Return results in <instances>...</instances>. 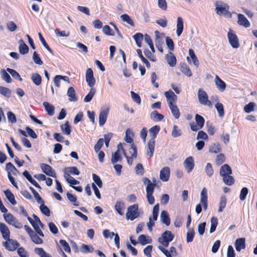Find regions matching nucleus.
<instances>
[{
	"instance_id": "obj_54",
	"label": "nucleus",
	"mask_w": 257,
	"mask_h": 257,
	"mask_svg": "<svg viewBox=\"0 0 257 257\" xmlns=\"http://www.w3.org/2000/svg\"><path fill=\"white\" fill-rule=\"evenodd\" d=\"M171 135L174 138L179 137L182 135L181 130L179 128L177 125H174L173 126Z\"/></svg>"
},
{
	"instance_id": "obj_3",
	"label": "nucleus",
	"mask_w": 257,
	"mask_h": 257,
	"mask_svg": "<svg viewBox=\"0 0 257 257\" xmlns=\"http://www.w3.org/2000/svg\"><path fill=\"white\" fill-rule=\"evenodd\" d=\"M3 216L6 222L10 225L18 229L21 228L23 227L22 224L11 213L4 214Z\"/></svg>"
},
{
	"instance_id": "obj_13",
	"label": "nucleus",
	"mask_w": 257,
	"mask_h": 257,
	"mask_svg": "<svg viewBox=\"0 0 257 257\" xmlns=\"http://www.w3.org/2000/svg\"><path fill=\"white\" fill-rule=\"evenodd\" d=\"M170 176V169L168 167L163 168L160 173V178L163 182H167L169 180Z\"/></svg>"
},
{
	"instance_id": "obj_29",
	"label": "nucleus",
	"mask_w": 257,
	"mask_h": 257,
	"mask_svg": "<svg viewBox=\"0 0 257 257\" xmlns=\"http://www.w3.org/2000/svg\"><path fill=\"white\" fill-rule=\"evenodd\" d=\"M169 107L174 117L176 119L179 118L180 115V113L177 105L176 104H174L173 105H169Z\"/></svg>"
},
{
	"instance_id": "obj_40",
	"label": "nucleus",
	"mask_w": 257,
	"mask_h": 257,
	"mask_svg": "<svg viewBox=\"0 0 257 257\" xmlns=\"http://www.w3.org/2000/svg\"><path fill=\"white\" fill-rule=\"evenodd\" d=\"M133 135L134 134L133 132L130 128H127L125 131V135L124 137V140L125 142L132 144L134 143L133 140L132 139Z\"/></svg>"
},
{
	"instance_id": "obj_36",
	"label": "nucleus",
	"mask_w": 257,
	"mask_h": 257,
	"mask_svg": "<svg viewBox=\"0 0 257 257\" xmlns=\"http://www.w3.org/2000/svg\"><path fill=\"white\" fill-rule=\"evenodd\" d=\"M43 104L45 107V108L47 111L48 114L50 116H52L54 114V106L52 104H50L49 103H48V102L46 101L44 102L43 103Z\"/></svg>"
},
{
	"instance_id": "obj_6",
	"label": "nucleus",
	"mask_w": 257,
	"mask_h": 257,
	"mask_svg": "<svg viewBox=\"0 0 257 257\" xmlns=\"http://www.w3.org/2000/svg\"><path fill=\"white\" fill-rule=\"evenodd\" d=\"M228 42L233 48L237 49L239 47V43L237 36L235 33L229 29L227 33Z\"/></svg>"
},
{
	"instance_id": "obj_22",
	"label": "nucleus",
	"mask_w": 257,
	"mask_h": 257,
	"mask_svg": "<svg viewBox=\"0 0 257 257\" xmlns=\"http://www.w3.org/2000/svg\"><path fill=\"white\" fill-rule=\"evenodd\" d=\"M67 95L69 97V100L70 101L75 102L78 100L76 92L73 87H70L68 88L67 92Z\"/></svg>"
},
{
	"instance_id": "obj_56",
	"label": "nucleus",
	"mask_w": 257,
	"mask_h": 257,
	"mask_svg": "<svg viewBox=\"0 0 257 257\" xmlns=\"http://www.w3.org/2000/svg\"><path fill=\"white\" fill-rule=\"evenodd\" d=\"M255 106V103L250 102L244 106L243 110L246 113H250L254 110Z\"/></svg>"
},
{
	"instance_id": "obj_11",
	"label": "nucleus",
	"mask_w": 257,
	"mask_h": 257,
	"mask_svg": "<svg viewBox=\"0 0 257 257\" xmlns=\"http://www.w3.org/2000/svg\"><path fill=\"white\" fill-rule=\"evenodd\" d=\"M164 94L167 98V103L169 106L175 104L177 99V96L172 90L166 91L164 93Z\"/></svg>"
},
{
	"instance_id": "obj_27",
	"label": "nucleus",
	"mask_w": 257,
	"mask_h": 257,
	"mask_svg": "<svg viewBox=\"0 0 257 257\" xmlns=\"http://www.w3.org/2000/svg\"><path fill=\"white\" fill-rule=\"evenodd\" d=\"M231 169L227 164L223 165L220 169L219 173L222 177L229 174H231Z\"/></svg>"
},
{
	"instance_id": "obj_60",
	"label": "nucleus",
	"mask_w": 257,
	"mask_h": 257,
	"mask_svg": "<svg viewBox=\"0 0 257 257\" xmlns=\"http://www.w3.org/2000/svg\"><path fill=\"white\" fill-rule=\"evenodd\" d=\"M195 120L198 126L202 128L205 122L204 118L202 116L197 114L195 115Z\"/></svg>"
},
{
	"instance_id": "obj_25",
	"label": "nucleus",
	"mask_w": 257,
	"mask_h": 257,
	"mask_svg": "<svg viewBox=\"0 0 257 257\" xmlns=\"http://www.w3.org/2000/svg\"><path fill=\"white\" fill-rule=\"evenodd\" d=\"M19 50L20 53L22 55H25V54L28 53L29 52V47L24 43V41L22 39H21L19 40Z\"/></svg>"
},
{
	"instance_id": "obj_19",
	"label": "nucleus",
	"mask_w": 257,
	"mask_h": 257,
	"mask_svg": "<svg viewBox=\"0 0 257 257\" xmlns=\"http://www.w3.org/2000/svg\"><path fill=\"white\" fill-rule=\"evenodd\" d=\"M155 141L150 140L147 144V154L149 157H153L155 151Z\"/></svg>"
},
{
	"instance_id": "obj_21",
	"label": "nucleus",
	"mask_w": 257,
	"mask_h": 257,
	"mask_svg": "<svg viewBox=\"0 0 257 257\" xmlns=\"http://www.w3.org/2000/svg\"><path fill=\"white\" fill-rule=\"evenodd\" d=\"M176 27V34L177 36L179 37L182 33L184 29L183 20L181 17L177 18Z\"/></svg>"
},
{
	"instance_id": "obj_52",
	"label": "nucleus",
	"mask_w": 257,
	"mask_h": 257,
	"mask_svg": "<svg viewBox=\"0 0 257 257\" xmlns=\"http://www.w3.org/2000/svg\"><path fill=\"white\" fill-rule=\"evenodd\" d=\"M218 224L217 218L215 217H213L211 219V227L210 229V233H212L215 231L216 228Z\"/></svg>"
},
{
	"instance_id": "obj_61",
	"label": "nucleus",
	"mask_w": 257,
	"mask_h": 257,
	"mask_svg": "<svg viewBox=\"0 0 257 257\" xmlns=\"http://www.w3.org/2000/svg\"><path fill=\"white\" fill-rule=\"evenodd\" d=\"M32 226L34 227V229L35 230L36 232L41 236L43 237L44 236L42 231L41 230V229L40 228V225H39V223L36 222H33V223H32Z\"/></svg>"
},
{
	"instance_id": "obj_42",
	"label": "nucleus",
	"mask_w": 257,
	"mask_h": 257,
	"mask_svg": "<svg viewBox=\"0 0 257 257\" xmlns=\"http://www.w3.org/2000/svg\"><path fill=\"white\" fill-rule=\"evenodd\" d=\"M189 55L193 61V64L196 67H198L199 65V60L196 56L195 55L194 51L192 49H190L189 50Z\"/></svg>"
},
{
	"instance_id": "obj_12",
	"label": "nucleus",
	"mask_w": 257,
	"mask_h": 257,
	"mask_svg": "<svg viewBox=\"0 0 257 257\" xmlns=\"http://www.w3.org/2000/svg\"><path fill=\"white\" fill-rule=\"evenodd\" d=\"M41 168L42 171L47 175L56 178V175L52 168L49 165L43 163L41 164Z\"/></svg>"
},
{
	"instance_id": "obj_26",
	"label": "nucleus",
	"mask_w": 257,
	"mask_h": 257,
	"mask_svg": "<svg viewBox=\"0 0 257 257\" xmlns=\"http://www.w3.org/2000/svg\"><path fill=\"white\" fill-rule=\"evenodd\" d=\"M165 59L171 67H174L176 65V58L172 53L170 52L169 54L166 55Z\"/></svg>"
},
{
	"instance_id": "obj_2",
	"label": "nucleus",
	"mask_w": 257,
	"mask_h": 257,
	"mask_svg": "<svg viewBox=\"0 0 257 257\" xmlns=\"http://www.w3.org/2000/svg\"><path fill=\"white\" fill-rule=\"evenodd\" d=\"M174 238V235L171 231L166 230L162 234L161 236L158 238V240L163 246L167 247L169 243L173 240Z\"/></svg>"
},
{
	"instance_id": "obj_45",
	"label": "nucleus",
	"mask_w": 257,
	"mask_h": 257,
	"mask_svg": "<svg viewBox=\"0 0 257 257\" xmlns=\"http://www.w3.org/2000/svg\"><path fill=\"white\" fill-rule=\"evenodd\" d=\"M120 17L123 22L127 23L132 26H135L134 21L127 14H123Z\"/></svg>"
},
{
	"instance_id": "obj_37",
	"label": "nucleus",
	"mask_w": 257,
	"mask_h": 257,
	"mask_svg": "<svg viewBox=\"0 0 257 257\" xmlns=\"http://www.w3.org/2000/svg\"><path fill=\"white\" fill-rule=\"evenodd\" d=\"M60 127L61 131L65 135H69L71 134V127L68 121H66L65 123L61 124Z\"/></svg>"
},
{
	"instance_id": "obj_47",
	"label": "nucleus",
	"mask_w": 257,
	"mask_h": 257,
	"mask_svg": "<svg viewBox=\"0 0 257 257\" xmlns=\"http://www.w3.org/2000/svg\"><path fill=\"white\" fill-rule=\"evenodd\" d=\"M95 89L94 88L91 87L88 94L84 97V101L85 102H90L93 97L95 93Z\"/></svg>"
},
{
	"instance_id": "obj_24",
	"label": "nucleus",
	"mask_w": 257,
	"mask_h": 257,
	"mask_svg": "<svg viewBox=\"0 0 257 257\" xmlns=\"http://www.w3.org/2000/svg\"><path fill=\"white\" fill-rule=\"evenodd\" d=\"M160 219L161 221L167 226H169L170 224V219L167 211L163 210L161 212Z\"/></svg>"
},
{
	"instance_id": "obj_23",
	"label": "nucleus",
	"mask_w": 257,
	"mask_h": 257,
	"mask_svg": "<svg viewBox=\"0 0 257 257\" xmlns=\"http://www.w3.org/2000/svg\"><path fill=\"white\" fill-rule=\"evenodd\" d=\"M215 84L218 89L223 92L226 88V84L218 76H216L215 78Z\"/></svg>"
},
{
	"instance_id": "obj_41",
	"label": "nucleus",
	"mask_w": 257,
	"mask_h": 257,
	"mask_svg": "<svg viewBox=\"0 0 257 257\" xmlns=\"http://www.w3.org/2000/svg\"><path fill=\"white\" fill-rule=\"evenodd\" d=\"M35 252L40 257H52L50 254L46 252L43 248L36 247Z\"/></svg>"
},
{
	"instance_id": "obj_43",
	"label": "nucleus",
	"mask_w": 257,
	"mask_h": 257,
	"mask_svg": "<svg viewBox=\"0 0 257 257\" xmlns=\"http://www.w3.org/2000/svg\"><path fill=\"white\" fill-rule=\"evenodd\" d=\"M121 154L120 152H115L112 154L111 162L113 164H115L116 162L121 161Z\"/></svg>"
},
{
	"instance_id": "obj_63",
	"label": "nucleus",
	"mask_w": 257,
	"mask_h": 257,
	"mask_svg": "<svg viewBox=\"0 0 257 257\" xmlns=\"http://www.w3.org/2000/svg\"><path fill=\"white\" fill-rule=\"evenodd\" d=\"M2 78V79L6 81L7 83H11L12 82V79L10 75L5 70H2L1 71Z\"/></svg>"
},
{
	"instance_id": "obj_38",
	"label": "nucleus",
	"mask_w": 257,
	"mask_h": 257,
	"mask_svg": "<svg viewBox=\"0 0 257 257\" xmlns=\"http://www.w3.org/2000/svg\"><path fill=\"white\" fill-rule=\"evenodd\" d=\"M227 203V200L225 196L222 195L220 198V201L219 203V208L218 211L221 212L223 211L224 209L225 208Z\"/></svg>"
},
{
	"instance_id": "obj_33",
	"label": "nucleus",
	"mask_w": 257,
	"mask_h": 257,
	"mask_svg": "<svg viewBox=\"0 0 257 257\" xmlns=\"http://www.w3.org/2000/svg\"><path fill=\"white\" fill-rule=\"evenodd\" d=\"M180 71L188 77L192 76V73L189 67L185 63H183L180 66Z\"/></svg>"
},
{
	"instance_id": "obj_7",
	"label": "nucleus",
	"mask_w": 257,
	"mask_h": 257,
	"mask_svg": "<svg viewBox=\"0 0 257 257\" xmlns=\"http://www.w3.org/2000/svg\"><path fill=\"white\" fill-rule=\"evenodd\" d=\"M109 111V107H106L101 109L99 114V124L100 126L103 125L106 122Z\"/></svg>"
},
{
	"instance_id": "obj_5",
	"label": "nucleus",
	"mask_w": 257,
	"mask_h": 257,
	"mask_svg": "<svg viewBox=\"0 0 257 257\" xmlns=\"http://www.w3.org/2000/svg\"><path fill=\"white\" fill-rule=\"evenodd\" d=\"M198 98L200 104L207 105L210 107H212V103L208 99V96L207 93L202 89H199L198 90Z\"/></svg>"
},
{
	"instance_id": "obj_62",
	"label": "nucleus",
	"mask_w": 257,
	"mask_h": 257,
	"mask_svg": "<svg viewBox=\"0 0 257 257\" xmlns=\"http://www.w3.org/2000/svg\"><path fill=\"white\" fill-rule=\"evenodd\" d=\"M137 52L139 57L141 59L142 61L146 64L148 68L151 67L149 62L143 56L142 50L141 49H137Z\"/></svg>"
},
{
	"instance_id": "obj_4",
	"label": "nucleus",
	"mask_w": 257,
	"mask_h": 257,
	"mask_svg": "<svg viewBox=\"0 0 257 257\" xmlns=\"http://www.w3.org/2000/svg\"><path fill=\"white\" fill-rule=\"evenodd\" d=\"M139 206L137 204H135L129 206L127 208L126 213V218L127 220H133L139 216L138 212Z\"/></svg>"
},
{
	"instance_id": "obj_32",
	"label": "nucleus",
	"mask_w": 257,
	"mask_h": 257,
	"mask_svg": "<svg viewBox=\"0 0 257 257\" xmlns=\"http://www.w3.org/2000/svg\"><path fill=\"white\" fill-rule=\"evenodd\" d=\"M160 130L159 125H155L149 130V133L152 138L151 140H154Z\"/></svg>"
},
{
	"instance_id": "obj_9",
	"label": "nucleus",
	"mask_w": 257,
	"mask_h": 257,
	"mask_svg": "<svg viewBox=\"0 0 257 257\" xmlns=\"http://www.w3.org/2000/svg\"><path fill=\"white\" fill-rule=\"evenodd\" d=\"M86 81L90 87H93L95 84V79L93 76V72L91 68H88L86 72Z\"/></svg>"
},
{
	"instance_id": "obj_17",
	"label": "nucleus",
	"mask_w": 257,
	"mask_h": 257,
	"mask_svg": "<svg viewBox=\"0 0 257 257\" xmlns=\"http://www.w3.org/2000/svg\"><path fill=\"white\" fill-rule=\"evenodd\" d=\"M200 203L203 205L204 210L207 208V191L205 188H204L201 192Z\"/></svg>"
},
{
	"instance_id": "obj_18",
	"label": "nucleus",
	"mask_w": 257,
	"mask_h": 257,
	"mask_svg": "<svg viewBox=\"0 0 257 257\" xmlns=\"http://www.w3.org/2000/svg\"><path fill=\"white\" fill-rule=\"evenodd\" d=\"M235 247L237 251L245 248V238L243 237L237 238L235 242Z\"/></svg>"
},
{
	"instance_id": "obj_39",
	"label": "nucleus",
	"mask_w": 257,
	"mask_h": 257,
	"mask_svg": "<svg viewBox=\"0 0 257 257\" xmlns=\"http://www.w3.org/2000/svg\"><path fill=\"white\" fill-rule=\"evenodd\" d=\"M124 203L121 201L116 202L114 206L115 210L120 216H122L123 214L122 210L124 209Z\"/></svg>"
},
{
	"instance_id": "obj_44",
	"label": "nucleus",
	"mask_w": 257,
	"mask_h": 257,
	"mask_svg": "<svg viewBox=\"0 0 257 257\" xmlns=\"http://www.w3.org/2000/svg\"><path fill=\"white\" fill-rule=\"evenodd\" d=\"M54 32L57 37H68L70 35L69 31L65 30L60 31L58 29H55Z\"/></svg>"
},
{
	"instance_id": "obj_64",
	"label": "nucleus",
	"mask_w": 257,
	"mask_h": 257,
	"mask_svg": "<svg viewBox=\"0 0 257 257\" xmlns=\"http://www.w3.org/2000/svg\"><path fill=\"white\" fill-rule=\"evenodd\" d=\"M60 244L62 246L63 249L67 252H70L71 249L68 244V243L66 242V240L63 239H61L59 241Z\"/></svg>"
},
{
	"instance_id": "obj_53",
	"label": "nucleus",
	"mask_w": 257,
	"mask_h": 257,
	"mask_svg": "<svg viewBox=\"0 0 257 257\" xmlns=\"http://www.w3.org/2000/svg\"><path fill=\"white\" fill-rule=\"evenodd\" d=\"M6 71L8 72L14 78L18 79L20 81H22V78H21L20 74L15 70L8 68Z\"/></svg>"
},
{
	"instance_id": "obj_8",
	"label": "nucleus",
	"mask_w": 257,
	"mask_h": 257,
	"mask_svg": "<svg viewBox=\"0 0 257 257\" xmlns=\"http://www.w3.org/2000/svg\"><path fill=\"white\" fill-rule=\"evenodd\" d=\"M5 240L6 241L3 243V245L9 250H15L19 245L18 241L15 240L11 239L10 238Z\"/></svg>"
},
{
	"instance_id": "obj_57",
	"label": "nucleus",
	"mask_w": 257,
	"mask_h": 257,
	"mask_svg": "<svg viewBox=\"0 0 257 257\" xmlns=\"http://www.w3.org/2000/svg\"><path fill=\"white\" fill-rule=\"evenodd\" d=\"M40 209L41 212L47 216L50 215V211L48 207L44 204V203L41 204L40 206Z\"/></svg>"
},
{
	"instance_id": "obj_46",
	"label": "nucleus",
	"mask_w": 257,
	"mask_h": 257,
	"mask_svg": "<svg viewBox=\"0 0 257 257\" xmlns=\"http://www.w3.org/2000/svg\"><path fill=\"white\" fill-rule=\"evenodd\" d=\"M0 93L5 97L9 98L11 96L12 91L7 87L0 86Z\"/></svg>"
},
{
	"instance_id": "obj_59",
	"label": "nucleus",
	"mask_w": 257,
	"mask_h": 257,
	"mask_svg": "<svg viewBox=\"0 0 257 257\" xmlns=\"http://www.w3.org/2000/svg\"><path fill=\"white\" fill-rule=\"evenodd\" d=\"M30 236L35 243L42 244L43 243V240L34 232Z\"/></svg>"
},
{
	"instance_id": "obj_34",
	"label": "nucleus",
	"mask_w": 257,
	"mask_h": 257,
	"mask_svg": "<svg viewBox=\"0 0 257 257\" xmlns=\"http://www.w3.org/2000/svg\"><path fill=\"white\" fill-rule=\"evenodd\" d=\"M204 172L208 177L211 178L213 176L214 174V170L211 163H207L204 168Z\"/></svg>"
},
{
	"instance_id": "obj_31",
	"label": "nucleus",
	"mask_w": 257,
	"mask_h": 257,
	"mask_svg": "<svg viewBox=\"0 0 257 257\" xmlns=\"http://www.w3.org/2000/svg\"><path fill=\"white\" fill-rule=\"evenodd\" d=\"M64 175L72 174L78 175L80 174V172L76 167H66L64 170Z\"/></svg>"
},
{
	"instance_id": "obj_20",
	"label": "nucleus",
	"mask_w": 257,
	"mask_h": 257,
	"mask_svg": "<svg viewBox=\"0 0 257 257\" xmlns=\"http://www.w3.org/2000/svg\"><path fill=\"white\" fill-rule=\"evenodd\" d=\"M144 183L145 184L147 185L146 188V192L147 193H153L154 191V188L156 186V184L155 183H152L150 180L148 178H145L144 179Z\"/></svg>"
},
{
	"instance_id": "obj_30",
	"label": "nucleus",
	"mask_w": 257,
	"mask_h": 257,
	"mask_svg": "<svg viewBox=\"0 0 257 257\" xmlns=\"http://www.w3.org/2000/svg\"><path fill=\"white\" fill-rule=\"evenodd\" d=\"M4 193L7 199L12 205H15L17 204L15 196L10 190L5 191Z\"/></svg>"
},
{
	"instance_id": "obj_55",
	"label": "nucleus",
	"mask_w": 257,
	"mask_h": 257,
	"mask_svg": "<svg viewBox=\"0 0 257 257\" xmlns=\"http://www.w3.org/2000/svg\"><path fill=\"white\" fill-rule=\"evenodd\" d=\"M195 232L192 228H188L187 232L186 240L187 242H191L193 241Z\"/></svg>"
},
{
	"instance_id": "obj_16",
	"label": "nucleus",
	"mask_w": 257,
	"mask_h": 257,
	"mask_svg": "<svg viewBox=\"0 0 257 257\" xmlns=\"http://www.w3.org/2000/svg\"><path fill=\"white\" fill-rule=\"evenodd\" d=\"M213 101L216 102L215 105L216 109L220 117H222L224 114L223 105L222 103L218 102V98L217 96L213 98Z\"/></svg>"
},
{
	"instance_id": "obj_50",
	"label": "nucleus",
	"mask_w": 257,
	"mask_h": 257,
	"mask_svg": "<svg viewBox=\"0 0 257 257\" xmlns=\"http://www.w3.org/2000/svg\"><path fill=\"white\" fill-rule=\"evenodd\" d=\"M229 174L222 177L224 183L229 186L232 185L234 183V179Z\"/></svg>"
},
{
	"instance_id": "obj_35",
	"label": "nucleus",
	"mask_w": 257,
	"mask_h": 257,
	"mask_svg": "<svg viewBox=\"0 0 257 257\" xmlns=\"http://www.w3.org/2000/svg\"><path fill=\"white\" fill-rule=\"evenodd\" d=\"M31 80L37 86L40 85L42 82L41 76L37 73H33L32 74Z\"/></svg>"
},
{
	"instance_id": "obj_51",
	"label": "nucleus",
	"mask_w": 257,
	"mask_h": 257,
	"mask_svg": "<svg viewBox=\"0 0 257 257\" xmlns=\"http://www.w3.org/2000/svg\"><path fill=\"white\" fill-rule=\"evenodd\" d=\"M80 250L82 252L84 253L92 252L94 250V248L92 246L82 244L81 246Z\"/></svg>"
},
{
	"instance_id": "obj_15",
	"label": "nucleus",
	"mask_w": 257,
	"mask_h": 257,
	"mask_svg": "<svg viewBox=\"0 0 257 257\" xmlns=\"http://www.w3.org/2000/svg\"><path fill=\"white\" fill-rule=\"evenodd\" d=\"M0 231L4 239H9L10 237V231L8 227L4 223H0Z\"/></svg>"
},
{
	"instance_id": "obj_49",
	"label": "nucleus",
	"mask_w": 257,
	"mask_h": 257,
	"mask_svg": "<svg viewBox=\"0 0 257 257\" xmlns=\"http://www.w3.org/2000/svg\"><path fill=\"white\" fill-rule=\"evenodd\" d=\"M137 46L139 47H141L142 41L143 39V35L142 33H138L133 36Z\"/></svg>"
},
{
	"instance_id": "obj_58",
	"label": "nucleus",
	"mask_w": 257,
	"mask_h": 257,
	"mask_svg": "<svg viewBox=\"0 0 257 257\" xmlns=\"http://www.w3.org/2000/svg\"><path fill=\"white\" fill-rule=\"evenodd\" d=\"M220 146L219 144H213L209 148V152L212 153L217 154L220 151Z\"/></svg>"
},
{
	"instance_id": "obj_10",
	"label": "nucleus",
	"mask_w": 257,
	"mask_h": 257,
	"mask_svg": "<svg viewBox=\"0 0 257 257\" xmlns=\"http://www.w3.org/2000/svg\"><path fill=\"white\" fill-rule=\"evenodd\" d=\"M183 165L187 173H190L193 170L195 166L193 157H187L184 161Z\"/></svg>"
},
{
	"instance_id": "obj_1",
	"label": "nucleus",
	"mask_w": 257,
	"mask_h": 257,
	"mask_svg": "<svg viewBox=\"0 0 257 257\" xmlns=\"http://www.w3.org/2000/svg\"><path fill=\"white\" fill-rule=\"evenodd\" d=\"M215 12L217 15L231 18V14L229 12V6L221 1H216L214 3Z\"/></svg>"
},
{
	"instance_id": "obj_48",
	"label": "nucleus",
	"mask_w": 257,
	"mask_h": 257,
	"mask_svg": "<svg viewBox=\"0 0 257 257\" xmlns=\"http://www.w3.org/2000/svg\"><path fill=\"white\" fill-rule=\"evenodd\" d=\"M64 178L67 181L68 183L70 184L71 186L72 185H77L79 183V182L77 180L75 179L73 177L71 176L69 174H66V175H64Z\"/></svg>"
},
{
	"instance_id": "obj_14",
	"label": "nucleus",
	"mask_w": 257,
	"mask_h": 257,
	"mask_svg": "<svg viewBox=\"0 0 257 257\" xmlns=\"http://www.w3.org/2000/svg\"><path fill=\"white\" fill-rule=\"evenodd\" d=\"M237 23L239 25L243 26L246 28L250 27V22L243 15L238 14L237 15Z\"/></svg>"
},
{
	"instance_id": "obj_28",
	"label": "nucleus",
	"mask_w": 257,
	"mask_h": 257,
	"mask_svg": "<svg viewBox=\"0 0 257 257\" xmlns=\"http://www.w3.org/2000/svg\"><path fill=\"white\" fill-rule=\"evenodd\" d=\"M164 115L158 112L157 111L154 110L150 114L151 119L154 121H159L163 120Z\"/></svg>"
}]
</instances>
